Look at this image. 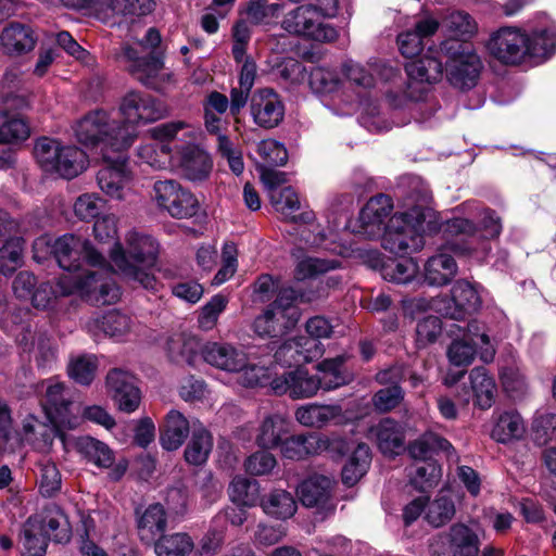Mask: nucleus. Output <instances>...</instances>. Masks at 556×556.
Returning <instances> with one entry per match:
<instances>
[{
	"instance_id": "obj_1",
	"label": "nucleus",
	"mask_w": 556,
	"mask_h": 556,
	"mask_svg": "<svg viewBox=\"0 0 556 556\" xmlns=\"http://www.w3.org/2000/svg\"><path fill=\"white\" fill-rule=\"evenodd\" d=\"M428 193L422 192L417 202L407 199L404 211L396 212L384 227L381 245L393 254L405 255L425 247L424 235L443 229L437 213L427 206Z\"/></svg>"
},
{
	"instance_id": "obj_2",
	"label": "nucleus",
	"mask_w": 556,
	"mask_h": 556,
	"mask_svg": "<svg viewBox=\"0 0 556 556\" xmlns=\"http://www.w3.org/2000/svg\"><path fill=\"white\" fill-rule=\"evenodd\" d=\"M159 254V242L152 236L137 230L128 231L124 243L116 241L109 253L117 274L128 282L153 292L161 286L154 275Z\"/></svg>"
},
{
	"instance_id": "obj_3",
	"label": "nucleus",
	"mask_w": 556,
	"mask_h": 556,
	"mask_svg": "<svg viewBox=\"0 0 556 556\" xmlns=\"http://www.w3.org/2000/svg\"><path fill=\"white\" fill-rule=\"evenodd\" d=\"M473 219H478L485 238H495L502 231L500 217L494 211L481 207L476 201H466L455 208V216L443 224L446 249L462 255L478 253L481 245L482 254L489 251L488 243L477 236Z\"/></svg>"
},
{
	"instance_id": "obj_4",
	"label": "nucleus",
	"mask_w": 556,
	"mask_h": 556,
	"mask_svg": "<svg viewBox=\"0 0 556 556\" xmlns=\"http://www.w3.org/2000/svg\"><path fill=\"white\" fill-rule=\"evenodd\" d=\"M490 53L504 64H519L526 58L546 59L556 51V30H535L529 36L517 27H502L489 42Z\"/></svg>"
},
{
	"instance_id": "obj_5",
	"label": "nucleus",
	"mask_w": 556,
	"mask_h": 556,
	"mask_svg": "<svg viewBox=\"0 0 556 556\" xmlns=\"http://www.w3.org/2000/svg\"><path fill=\"white\" fill-rule=\"evenodd\" d=\"M96 271H90L85 279L74 280L72 275H62L54 285L41 283L31 294L35 307L47 309L53 307L59 296L78 293L93 305H109L121 298V288L115 281L96 279Z\"/></svg>"
},
{
	"instance_id": "obj_6",
	"label": "nucleus",
	"mask_w": 556,
	"mask_h": 556,
	"mask_svg": "<svg viewBox=\"0 0 556 556\" xmlns=\"http://www.w3.org/2000/svg\"><path fill=\"white\" fill-rule=\"evenodd\" d=\"M75 137L83 146L96 150L102 159L111 152H127L137 134L121 126L105 110H94L80 118L74 127Z\"/></svg>"
},
{
	"instance_id": "obj_7",
	"label": "nucleus",
	"mask_w": 556,
	"mask_h": 556,
	"mask_svg": "<svg viewBox=\"0 0 556 556\" xmlns=\"http://www.w3.org/2000/svg\"><path fill=\"white\" fill-rule=\"evenodd\" d=\"M343 356L327 358L317 365L321 377L311 375L306 369L296 368L276 376L265 383H269L276 395H289L293 400L314 396L319 389L331 390L346 383V376L342 369Z\"/></svg>"
},
{
	"instance_id": "obj_8",
	"label": "nucleus",
	"mask_w": 556,
	"mask_h": 556,
	"mask_svg": "<svg viewBox=\"0 0 556 556\" xmlns=\"http://www.w3.org/2000/svg\"><path fill=\"white\" fill-rule=\"evenodd\" d=\"M53 253L61 268L72 275L74 280L85 279L90 271H96V279L114 281L111 266L85 238L67 233L55 240Z\"/></svg>"
},
{
	"instance_id": "obj_9",
	"label": "nucleus",
	"mask_w": 556,
	"mask_h": 556,
	"mask_svg": "<svg viewBox=\"0 0 556 556\" xmlns=\"http://www.w3.org/2000/svg\"><path fill=\"white\" fill-rule=\"evenodd\" d=\"M200 352L203 361L212 367L226 372H240L239 381L244 387L265 386L269 379V369L252 363L243 346L227 342H206Z\"/></svg>"
},
{
	"instance_id": "obj_10",
	"label": "nucleus",
	"mask_w": 556,
	"mask_h": 556,
	"mask_svg": "<svg viewBox=\"0 0 556 556\" xmlns=\"http://www.w3.org/2000/svg\"><path fill=\"white\" fill-rule=\"evenodd\" d=\"M342 73L349 81L364 89L390 84L391 87L381 88V92L393 105H401L405 99H417L409 85L403 86L399 70L384 63H369L367 68L354 61H346L342 64Z\"/></svg>"
},
{
	"instance_id": "obj_11",
	"label": "nucleus",
	"mask_w": 556,
	"mask_h": 556,
	"mask_svg": "<svg viewBox=\"0 0 556 556\" xmlns=\"http://www.w3.org/2000/svg\"><path fill=\"white\" fill-rule=\"evenodd\" d=\"M181 131L190 140L197 139L199 135L197 128L184 121L163 123L149 129L151 141L143 142L137 148V157L156 170L173 166L176 154L173 153L170 142L177 139Z\"/></svg>"
},
{
	"instance_id": "obj_12",
	"label": "nucleus",
	"mask_w": 556,
	"mask_h": 556,
	"mask_svg": "<svg viewBox=\"0 0 556 556\" xmlns=\"http://www.w3.org/2000/svg\"><path fill=\"white\" fill-rule=\"evenodd\" d=\"M40 167L51 174L72 179L88 167L87 154L75 146H63L56 139L40 138L34 148Z\"/></svg>"
},
{
	"instance_id": "obj_13",
	"label": "nucleus",
	"mask_w": 556,
	"mask_h": 556,
	"mask_svg": "<svg viewBox=\"0 0 556 556\" xmlns=\"http://www.w3.org/2000/svg\"><path fill=\"white\" fill-rule=\"evenodd\" d=\"M440 51L446 58V77L451 85L460 88H472L482 67L479 56L469 42L444 40Z\"/></svg>"
},
{
	"instance_id": "obj_14",
	"label": "nucleus",
	"mask_w": 556,
	"mask_h": 556,
	"mask_svg": "<svg viewBox=\"0 0 556 556\" xmlns=\"http://www.w3.org/2000/svg\"><path fill=\"white\" fill-rule=\"evenodd\" d=\"M269 199L275 211L280 213L286 220L307 225V229L302 231V238L306 244L311 247L325 244L328 233L319 224L314 223L316 217L313 211H303L300 215H294V212L300 210L301 203L292 187L271 190Z\"/></svg>"
},
{
	"instance_id": "obj_15",
	"label": "nucleus",
	"mask_w": 556,
	"mask_h": 556,
	"mask_svg": "<svg viewBox=\"0 0 556 556\" xmlns=\"http://www.w3.org/2000/svg\"><path fill=\"white\" fill-rule=\"evenodd\" d=\"M41 389H45L41 401L42 408L56 432L79 427L81 422L80 410L74 406L72 396L64 383L49 379L42 382Z\"/></svg>"
},
{
	"instance_id": "obj_16",
	"label": "nucleus",
	"mask_w": 556,
	"mask_h": 556,
	"mask_svg": "<svg viewBox=\"0 0 556 556\" xmlns=\"http://www.w3.org/2000/svg\"><path fill=\"white\" fill-rule=\"evenodd\" d=\"M151 199L159 210L178 219L190 218L199 210L197 197L175 179L154 181Z\"/></svg>"
},
{
	"instance_id": "obj_17",
	"label": "nucleus",
	"mask_w": 556,
	"mask_h": 556,
	"mask_svg": "<svg viewBox=\"0 0 556 556\" xmlns=\"http://www.w3.org/2000/svg\"><path fill=\"white\" fill-rule=\"evenodd\" d=\"M325 16L315 5H299L286 14L282 28L316 41H332L337 38V30L325 22Z\"/></svg>"
},
{
	"instance_id": "obj_18",
	"label": "nucleus",
	"mask_w": 556,
	"mask_h": 556,
	"mask_svg": "<svg viewBox=\"0 0 556 556\" xmlns=\"http://www.w3.org/2000/svg\"><path fill=\"white\" fill-rule=\"evenodd\" d=\"M121 126L137 132L136 127L156 122L166 116L165 106L153 96L138 90L128 91L122 97L118 105Z\"/></svg>"
},
{
	"instance_id": "obj_19",
	"label": "nucleus",
	"mask_w": 556,
	"mask_h": 556,
	"mask_svg": "<svg viewBox=\"0 0 556 556\" xmlns=\"http://www.w3.org/2000/svg\"><path fill=\"white\" fill-rule=\"evenodd\" d=\"M484 363L493 361L495 348L489 336L481 331L478 323H469L463 338L455 339L448 346L447 357L451 364L457 367L470 365L476 355Z\"/></svg>"
},
{
	"instance_id": "obj_20",
	"label": "nucleus",
	"mask_w": 556,
	"mask_h": 556,
	"mask_svg": "<svg viewBox=\"0 0 556 556\" xmlns=\"http://www.w3.org/2000/svg\"><path fill=\"white\" fill-rule=\"evenodd\" d=\"M116 59L127 66L136 79L149 88L161 90L170 77L159 55H139L137 49L129 43L121 46Z\"/></svg>"
},
{
	"instance_id": "obj_21",
	"label": "nucleus",
	"mask_w": 556,
	"mask_h": 556,
	"mask_svg": "<svg viewBox=\"0 0 556 556\" xmlns=\"http://www.w3.org/2000/svg\"><path fill=\"white\" fill-rule=\"evenodd\" d=\"M103 162L97 174L99 188L111 199L126 200L134 191V176L126 152H111L110 159H103Z\"/></svg>"
},
{
	"instance_id": "obj_22",
	"label": "nucleus",
	"mask_w": 556,
	"mask_h": 556,
	"mask_svg": "<svg viewBox=\"0 0 556 556\" xmlns=\"http://www.w3.org/2000/svg\"><path fill=\"white\" fill-rule=\"evenodd\" d=\"M432 554L440 556L447 551L451 556H479L480 539L468 525L457 522L434 536L430 543Z\"/></svg>"
},
{
	"instance_id": "obj_23",
	"label": "nucleus",
	"mask_w": 556,
	"mask_h": 556,
	"mask_svg": "<svg viewBox=\"0 0 556 556\" xmlns=\"http://www.w3.org/2000/svg\"><path fill=\"white\" fill-rule=\"evenodd\" d=\"M106 389L122 412L129 414L139 407L141 394L130 372L118 368L110 370L106 375Z\"/></svg>"
},
{
	"instance_id": "obj_24",
	"label": "nucleus",
	"mask_w": 556,
	"mask_h": 556,
	"mask_svg": "<svg viewBox=\"0 0 556 556\" xmlns=\"http://www.w3.org/2000/svg\"><path fill=\"white\" fill-rule=\"evenodd\" d=\"M392 201L386 194L372 197L362 208L354 231L367 239L381 236L384 218L391 213Z\"/></svg>"
},
{
	"instance_id": "obj_25",
	"label": "nucleus",
	"mask_w": 556,
	"mask_h": 556,
	"mask_svg": "<svg viewBox=\"0 0 556 556\" xmlns=\"http://www.w3.org/2000/svg\"><path fill=\"white\" fill-rule=\"evenodd\" d=\"M190 181H201L208 177L213 163L210 155L195 144H187L176 152L174 165Z\"/></svg>"
},
{
	"instance_id": "obj_26",
	"label": "nucleus",
	"mask_w": 556,
	"mask_h": 556,
	"mask_svg": "<svg viewBox=\"0 0 556 556\" xmlns=\"http://www.w3.org/2000/svg\"><path fill=\"white\" fill-rule=\"evenodd\" d=\"M321 355L323 349L319 342L299 337L281 344L275 353V359L282 366L291 367L309 363Z\"/></svg>"
},
{
	"instance_id": "obj_27",
	"label": "nucleus",
	"mask_w": 556,
	"mask_h": 556,
	"mask_svg": "<svg viewBox=\"0 0 556 556\" xmlns=\"http://www.w3.org/2000/svg\"><path fill=\"white\" fill-rule=\"evenodd\" d=\"M251 113L258 126L273 128L282 121L285 108L271 89H261L252 97Z\"/></svg>"
},
{
	"instance_id": "obj_28",
	"label": "nucleus",
	"mask_w": 556,
	"mask_h": 556,
	"mask_svg": "<svg viewBox=\"0 0 556 556\" xmlns=\"http://www.w3.org/2000/svg\"><path fill=\"white\" fill-rule=\"evenodd\" d=\"M34 531L45 532L48 540L58 543L67 542L70 540V530L66 519L56 507L47 508L27 519V533L30 534Z\"/></svg>"
},
{
	"instance_id": "obj_29",
	"label": "nucleus",
	"mask_w": 556,
	"mask_h": 556,
	"mask_svg": "<svg viewBox=\"0 0 556 556\" xmlns=\"http://www.w3.org/2000/svg\"><path fill=\"white\" fill-rule=\"evenodd\" d=\"M480 304L481 300L476 287L466 280H458L451 290V300L444 307V314L451 319L460 320L476 312Z\"/></svg>"
},
{
	"instance_id": "obj_30",
	"label": "nucleus",
	"mask_w": 556,
	"mask_h": 556,
	"mask_svg": "<svg viewBox=\"0 0 556 556\" xmlns=\"http://www.w3.org/2000/svg\"><path fill=\"white\" fill-rule=\"evenodd\" d=\"M470 389L458 393L457 399L467 405L470 399H475V403L481 409H488L492 406L495 397L496 384L494 379L489 375L484 367H475L469 374Z\"/></svg>"
},
{
	"instance_id": "obj_31",
	"label": "nucleus",
	"mask_w": 556,
	"mask_h": 556,
	"mask_svg": "<svg viewBox=\"0 0 556 556\" xmlns=\"http://www.w3.org/2000/svg\"><path fill=\"white\" fill-rule=\"evenodd\" d=\"M380 452L384 455H399L404 448V428L394 419L384 418L369 429Z\"/></svg>"
},
{
	"instance_id": "obj_32",
	"label": "nucleus",
	"mask_w": 556,
	"mask_h": 556,
	"mask_svg": "<svg viewBox=\"0 0 556 556\" xmlns=\"http://www.w3.org/2000/svg\"><path fill=\"white\" fill-rule=\"evenodd\" d=\"M36 42L34 30L22 23H10L0 33V48L8 55L28 53Z\"/></svg>"
},
{
	"instance_id": "obj_33",
	"label": "nucleus",
	"mask_w": 556,
	"mask_h": 556,
	"mask_svg": "<svg viewBox=\"0 0 556 556\" xmlns=\"http://www.w3.org/2000/svg\"><path fill=\"white\" fill-rule=\"evenodd\" d=\"M137 530L140 540L144 543H153L167 526L166 511L161 504H151L143 510H136Z\"/></svg>"
},
{
	"instance_id": "obj_34",
	"label": "nucleus",
	"mask_w": 556,
	"mask_h": 556,
	"mask_svg": "<svg viewBox=\"0 0 556 556\" xmlns=\"http://www.w3.org/2000/svg\"><path fill=\"white\" fill-rule=\"evenodd\" d=\"M160 432V442L163 448L166 451H176L188 438L190 422L181 412L170 409L165 416Z\"/></svg>"
},
{
	"instance_id": "obj_35",
	"label": "nucleus",
	"mask_w": 556,
	"mask_h": 556,
	"mask_svg": "<svg viewBox=\"0 0 556 556\" xmlns=\"http://www.w3.org/2000/svg\"><path fill=\"white\" fill-rule=\"evenodd\" d=\"M290 433V421L280 414L266 416L258 427L255 441L258 446L273 450L281 447L285 439Z\"/></svg>"
},
{
	"instance_id": "obj_36",
	"label": "nucleus",
	"mask_w": 556,
	"mask_h": 556,
	"mask_svg": "<svg viewBox=\"0 0 556 556\" xmlns=\"http://www.w3.org/2000/svg\"><path fill=\"white\" fill-rule=\"evenodd\" d=\"M86 328L94 336H98L99 332H103L111 338L123 339L131 331L132 320L126 314L118 311H110L101 318L88 320Z\"/></svg>"
},
{
	"instance_id": "obj_37",
	"label": "nucleus",
	"mask_w": 556,
	"mask_h": 556,
	"mask_svg": "<svg viewBox=\"0 0 556 556\" xmlns=\"http://www.w3.org/2000/svg\"><path fill=\"white\" fill-rule=\"evenodd\" d=\"M342 416L340 405H320L309 403L295 409V420L307 428L320 429Z\"/></svg>"
},
{
	"instance_id": "obj_38",
	"label": "nucleus",
	"mask_w": 556,
	"mask_h": 556,
	"mask_svg": "<svg viewBox=\"0 0 556 556\" xmlns=\"http://www.w3.org/2000/svg\"><path fill=\"white\" fill-rule=\"evenodd\" d=\"M331 485L330 478L323 475H313L300 483L296 494L304 506L316 507L328 501Z\"/></svg>"
},
{
	"instance_id": "obj_39",
	"label": "nucleus",
	"mask_w": 556,
	"mask_h": 556,
	"mask_svg": "<svg viewBox=\"0 0 556 556\" xmlns=\"http://www.w3.org/2000/svg\"><path fill=\"white\" fill-rule=\"evenodd\" d=\"M439 24L433 18H426L416 24L415 30H408L397 36L400 52L405 58H414L422 50V39L434 34Z\"/></svg>"
},
{
	"instance_id": "obj_40",
	"label": "nucleus",
	"mask_w": 556,
	"mask_h": 556,
	"mask_svg": "<svg viewBox=\"0 0 556 556\" xmlns=\"http://www.w3.org/2000/svg\"><path fill=\"white\" fill-rule=\"evenodd\" d=\"M457 265L451 255L440 253L428 258L424 267L425 281L430 286L447 285L456 275Z\"/></svg>"
},
{
	"instance_id": "obj_41",
	"label": "nucleus",
	"mask_w": 556,
	"mask_h": 556,
	"mask_svg": "<svg viewBox=\"0 0 556 556\" xmlns=\"http://www.w3.org/2000/svg\"><path fill=\"white\" fill-rule=\"evenodd\" d=\"M405 71L409 79L418 83L433 84L443 76L442 61L429 51L419 59L406 63Z\"/></svg>"
},
{
	"instance_id": "obj_42",
	"label": "nucleus",
	"mask_w": 556,
	"mask_h": 556,
	"mask_svg": "<svg viewBox=\"0 0 556 556\" xmlns=\"http://www.w3.org/2000/svg\"><path fill=\"white\" fill-rule=\"evenodd\" d=\"M526 432V425L516 410H506L495 417L491 437L500 443H508L521 439Z\"/></svg>"
},
{
	"instance_id": "obj_43",
	"label": "nucleus",
	"mask_w": 556,
	"mask_h": 556,
	"mask_svg": "<svg viewBox=\"0 0 556 556\" xmlns=\"http://www.w3.org/2000/svg\"><path fill=\"white\" fill-rule=\"evenodd\" d=\"M304 458L330 452L343 455L348 452V442L340 437H327L320 433H303Z\"/></svg>"
},
{
	"instance_id": "obj_44",
	"label": "nucleus",
	"mask_w": 556,
	"mask_h": 556,
	"mask_svg": "<svg viewBox=\"0 0 556 556\" xmlns=\"http://www.w3.org/2000/svg\"><path fill=\"white\" fill-rule=\"evenodd\" d=\"M263 511L277 519H288L296 511V502L291 493L276 489L261 500Z\"/></svg>"
},
{
	"instance_id": "obj_45",
	"label": "nucleus",
	"mask_w": 556,
	"mask_h": 556,
	"mask_svg": "<svg viewBox=\"0 0 556 556\" xmlns=\"http://www.w3.org/2000/svg\"><path fill=\"white\" fill-rule=\"evenodd\" d=\"M313 299V296L305 298L304 294L299 293L291 287H285L279 290L277 299L270 307L275 309L276 314H279V316L286 320V325L294 327L300 317L295 303L299 300L301 302H309Z\"/></svg>"
},
{
	"instance_id": "obj_46",
	"label": "nucleus",
	"mask_w": 556,
	"mask_h": 556,
	"mask_svg": "<svg viewBox=\"0 0 556 556\" xmlns=\"http://www.w3.org/2000/svg\"><path fill=\"white\" fill-rule=\"evenodd\" d=\"M380 273L387 281L407 285L417 277L419 265L414 258H390L381 265Z\"/></svg>"
},
{
	"instance_id": "obj_47",
	"label": "nucleus",
	"mask_w": 556,
	"mask_h": 556,
	"mask_svg": "<svg viewBox=\"0 0 556 556\" xmlns=\"http://www.w3.org/2000/svg\"><path fill=\"white\" fill-rule=\"evenodd\" d=\"M371 462L370 450L367 444L359 443L349 457L342 469V481L352 486L367 472Z\"/></svg>"
},
{
	"instance_id": "obj_48",
	"label": "nucleus",
	"mask_w": 556,
	"mask_h": 556,
	"mask_svg": "<svg viewBox=\"0 0 556 556\" xmlns=\"http://www.w3.org/2000/svg\"><path fill=\"white\" fill-rule=\"evenodd\" d=\"M452 444L434 432L428 431L408 445V453L415 459L426 460L434 453L444 452L450 454Z\"/></svg>"
},
{
	"instance_id": "obj_49",
	"label": "nucleus",
	"mask_w": 556,
	"mask_h": 556,
	"mask_svg": "<svg viewBox=\"0 0 556 556\" xmlns=\"http://www.w3.org/2000/svg\"><path fill=\"white\" fill-rule=\"evenodd\" d=\"M228 494L233 504L253 507L260 500V484L255 480L236 476L229 484Z\"/></svg>"
},
{
	"instance_id": "obj_50",
	"label": "nucleus",
	"mask_w": 556,
	"mask_h": 556,
	"mask_svg": "<svg viewBox=\"0 0 556 556\" xmlns=\"http://www.w3.org/2000/svg\"><path fill=\"white\" fill-rule=\"evenodd\" d=\"M153 543L157 556H188L194 547L192 539L180 532L162 534Z\"/></svg>"
},
{
	"instance_id": "obj_51",
	"label": "nucleus",
	"mask_w": 556,
	"mask_h": 556,
	"mask_svg": "<svg viewBox=\"0 0 556 556\" xmlns=\"http://www.w3.org/2000/svg\"><path fill=\"white\" fill-rule=\"evenodd\" d=\"M442 27L448 37L446 40H458L459 42H468L476 29V23L471 16L462 11L452 12L442 24Z\"/></svg>"
},
{
	"instance_id": "obj_52",
	"label": "nucleus",
	"mask_w": 556,
	"mask_h": 556,
	"mask_svg": "<svg viewBox=\"0 0 556 556\" xmlns=\"http://www.w3.org/2000/svg\"><path fill=\"white\" fill-rule=\"evenodd\" d=\"M212 447L211 433L203 427L195 428L185 450V458L189 464L201 465L206 462Z\"/></svg>"
},
{
	"instance_id": "obj_53",
	"label": "nucleus",
	"mask_w": 556,
	"mask_h": 556,
	"mask_svg": "<svg viewBox=\"0 0 556 556\" xmlns=\"http://www.w3.org/2000/svg\"><path fill=\"white\" fill-rule=\"evenodd\" d=\"M78 451L98 467L109 468L113 464V453L109 446L93 438L84 437L77 440Z\"/></svg>"
},
{
	"instance_id": "obj_54",
	"label": "nucleus",
	"mask_w": 556,
	"mask_h": 556,
	"mask_svg": "<svg viewBox=\"0 0 556 556\" xmlns=\"http://www.w3.org/2000/svg\"><path fill=\"white\" fill-rule=\"evenodd\" d=\"M308 84L315 93L328 94L338 91L343 81L336 71L319 66L309 72Z\"/></svg>"
},
{
	"instance_id": "obj_55",
	"label": "nucleus",
	"mask_w": 556,
	"mask_h": 556,
	"mask_svg": "<svg viewBox=\"0 0 556 556\" xmlns=\"http://www.w3.org/2000/svg\"><path fill=\"white\" fill-rule=\"evenodd\" d=\"M441 475L440 467L433 462L417 464L409 469V481L420 492L437 485Z\"/></svg>"
},
{
	"instance_id": "obj_56",
	"label": "nucleus",
	"mask_w": 556,
	"mask_h": 556,
	"mask_svg": "<svg viewBox=\"0 0 556 556\" xmlns=\"http://www.w3.org/2000/svg\"><path fill=\"white\" fill-rule=\"evenodd\" d=\"M253 328L260 337L274 338L283 334L292 326L286 325V320L269 306L262 315L255 318Z\"/></svg>"
},
{
	"instance_id": "obj_57",
	"label": "nucleus",
	"mask_w": 556,
	"mask_h": 556,
	"mask_svg": "<svg viewBox=\"0 0 556 556\" xmlns=\"http://www.w3.org/2000/svg\"><path fill=\"white\" fill-rule=\"evenodd\" d=\"M22 252L23 242L20 238L8 240L0 249V283L21 266Z\"/></svg>"
},
{
	"instance_id": "obj_58",
	"label": "nucleus",
	"mask_w": 556,
	"mask_h": 556,
	"mask_svg": "<svg viewBox=\"0 0 556 556\" xmlns=\"http://www.w3.org/2000/svg\"><path fill=\"white\" fill-rule=\"evenodd\" d=\"M98 362L94 355H80L68 364V375L77 383L88 386L96 377Z\"/></svg>"
},
{
	"instance_id": "obj_59",
	"label": "nucleus",
	"mask_w": 556,
	"mask_h": 556,
	"mask_svg": "<svg viewBox=\"0 0 556 556\" xmlns=\"http://www.w3.org/2000/svg\"><path fill=\"white\" fill-rule=\"evenodd\" d=\"M454 514L455 506L452 498L440 494L429 504L425 518L433 527H441L451 520Z\"/></svg>"
},
{
	"instance_id": "obj_60",
	"label": "nucleus",
	"mask_w": 556,
	"mask_h": 556,
	"mask_svg": "<svg viewBox=\"0 0 556 556\" xmlns=\"http://www.w3.org/2000/svg\"><path fill=\"white\" fill-rule=\"evenodd\" d=\"M39 467V491L43 496H52L61 489V473L54 463L41 460Z\"/></svg>"
},
{
	"instance_id": "obj_61",
	"label": "nucleus",
	"mask_w": 556,
	"mask_h": 556,
	"mask_svg": "<svg viewBox=\"0 0 556 556\" xmlns=\"http://www.w3.org/2000/svg\"><path fill=\"white\" fill-rule=\"evenodd\" d=\"M23 440L31 443L35 448L48 452L52 445V437L48 430L34 417L25 420L23 425Z\"/></svg>"
},
{
	"instance_id": "obj_62",
	"label": "nucleus",
	"mask_w": 556,
	"mask_h": 556,
	"mask_svg": "<svg viewBox=\"0 0 556 556\" xmlns=\"http://www.w3.org/2000/svg\"><path fill=\"white\" fill-rule=\"evenodd\" d=\"M227 304V296L223 294L214 295L200 311L198 317L199 327L205 331L212 330L216 326L218 317L225 311Z\"/></svg>"
},
{
	"instance_id": "obj_63",
	"label": "nucleus",
	"mask_w": 556,
	"mask_h": 556,
	"mask_svg": "<svg viewBox=\"0 0 556 556\" xmlns=\"http://www.w3.org/2000/svg\"><path fill=\"white\" fill-rule=\"evenodd\" d=\"M104 203L97 193H84L74 203L75 215L81 220H92L99 216Z\"/></svg>"
},
{
	"instance_id": "obj_64",
	"label": "nucleus",
	"mask_w": 556,
	"mask_h": 556,
	"mask_svg": "<svg viewBox=\"0 0 556 556\" xmlns=\"http://www.w3.org/2000/svg\"><path fill=\"white\" fill-rule=\"evenodd\" d=\"M256 152L267 164L282 166L288 161V152L283 144L274 139H264L257 143Z\"/></svg>"
}]
</instances>
